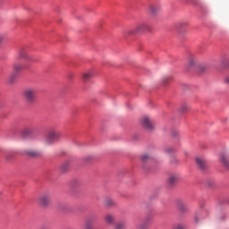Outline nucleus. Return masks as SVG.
<instances>
[{
    "instance_id": "10",
    "label": "nucleus",
    "mask_w": 229,
    "mask_h": 229,
    "mask_svg": "<svg viewBox=\"0 0 229 229\" xmlns=\"http://www.w3.org/2000/svg\"><path fill=\"white\" fill-rule=\"evenodd\" d=\"M25 153L26 155H28V157H30L31 158H38V157L42 156V152L33 149H27L25 150Z\"/></svg>"
},
{
    "instance_id": "20",
    "label": "nucleus",
    "mask_w": 229,
    "mask_h": 229,
    "mask_svg": "<svg viewBox=\"0 0 229 229\" xmlns=\"http://www.w3.org/2000/svg\"><path fill=\"white\" fill-rule=\"evenodd\" d=\"M175 152H176V148L173 147H165L164 148V153H165V155H173Z\"/></svg>"
},
{
    "instance_id": "19",
    "label": "nucleus",
    "mask_w": 229,
    "mask_h": 229,
    "mask_svg": "<svg viewBox=\"0 0 229 229\" xmlns=\"http://www.w3.org/2000/svg\"><path fill=\"white\" fill-rule=\"evenodd\" d=\"M149 228V219L145 220L143 223L140 224L136 229H147Z\"/></svg>"
},
{
    "instance_id": "26",
    "label": "nucleus",
    "mask_w": 229,
    "mask_h": 229,
    "mask_svg": "<svg viewBox=\"0 0 229 229\" xmlns=\"http://www.w3.org/2000/svg\"><path fill=\"white\" fill-rule=\"evenodd\" d=\"M188 65L190 67H192V65H194V59L192 57L189 59Z\"/></svg>"
},
{
    "instance_id": "5",
    "label": "nucleus",
    "mask_w": 229,
    "mask_h": 229,
    "mask_svg": "<svg viewBox=\"0 0 229 229\" xmlns=\"http://www.w3.org/2000/svg\"><path fill=\"white\" fill-rule=\"evenodd\" d=\"M195 161L198 167L201 171H205L206 169H208V163H207V159H205L204 157H196Z\"/></svg>"
},
{
    "instance_id": "22",
    "label": "nucleus",
    "mask_w": 229,
    "mask_h": 229,
    "mask_svg": "<svg viewBox=\"0 0 229 229\" xmlns=\"http://www.w3.org/2000/svg\"><path fill=\"white\" fill-rule=\"evenodd\" d=\"M189 108H191L190 106H189V105H187V104H183V105H182L181 106V107H180V112H187V110H189Z\"/></svg>"
},
{
    "instance_id": "18",
    "label": "nucleus",
    "mask_w": 229,
    "mask_h": 229,
    "mask_svg": "<svg viewBox=\"0 0 229 229\" xmlns=\"http://www.w3.org/2000/svg\"><path fill=\"white\" fill-rule=\"evenodd\" d=\"M220 162L223 164L225 167H229V159L228 157L225 155H221L220 156Z\"/></svg>"
},
{
    "instance_id": "25",
    "label": "nucleus",
    "mask_w": 229,
    "mask_h": 229,
    "mask_svg": "<svg viewBox=\"0 0 229 229\" xmlns=\"http://www.w3.org/2000/svg\"><path fill=\"white\" fill-rule=\"evenodd\" d=\"M114 229H124V224H123V223H118V224L115 225Z\"/></svg>"
},
{
    "instance_id": "31",
    "label": "nucleus",
    "mask_w": 229,
    "mask_h": 229,
    "mask_svg": "<svg viewBox=\"0 0 229 229\" xmlns=\"http://www.w3.org/2000/svg\"><path fill=\"white\" fill-rule=\"evenodd\" d=\"M225 83H226L227 85H229V77H226V78L225 79Z\"/></svg>"
},
{
    "instance_id": "9",
    "label": "nucleus",
    "mask_w": 229,
    "mask_h": 229,
    "mask_svg": "<svg viewBox=\"0 0 229 229\" xmlns=\"http://www.w3.org/2000/svg\"><path fill=\"white\" fill-rule=\"evenodd\" d=\"M94 223H96V216H91L86 219L84 224L85 229H94Z\"/></svg>"
},
{
    "instance_id": "3",
    "label": "nucleus",
    "mask_w": 229,
    "mask_h": 229,
    "mask_svg": "<svg viewBox=\"0 0 229 229\" xmlns=\"http://www.w3.org/2000/svg\"><path fill=\"white\" fill-rule=\"evenodd\" d=\"M140 124L145 128V130H148V131H152V130H155V123L153 122V118H150L149 115H145L140 118Z\"/></svg>"
},
{
    "instance_id": "11",
    "label": "nucleus",
    "mask_w": 229,
    "mask_h": 229,
    "mask_svg": "<svg viewBox=\"0 0 229 229\" xmlns=\"http://www.w3.org/2000/svg\"><path fill=\"white\" fill-rule=\"evenodd\" d=\"M104 207H106L107 208H112V207H115V201L112 198H106L104 199Z\"/></svg>"
},
{
    "instance_id": "24",
    "label": "nucleus",
    "mask_w": 229,
    "mask_h": 229,
    "mask_svg": "<svg viewBox=\"0 0 229 229\" xmlns=\"http://www.w3.org/2000/svg\"><path fill=\"white\" fill-rule=\"evenodd\" d=\"M16 75L15 73H13L9 77V83H13L15 81Z\"/></svg>"
},
{
    "instance_id": "16",
    "label": "nucleus",
    "mask_w": 229,
    "mask_h": 229,
    "mask_svg": "<svg viewBox=\"0 0 229 229\" xmlns=\"http://www.w3.org/2000/svg\"><path fill=\"white\" fill-rule=\"evenodd\" d=\"M92 76H94V72L92 71L86 72L82 74V80L83 81H89V80H90Z\"/></svg>"
},
{
    "instance_id": "30",
    "label": "nucleus",
    "mask_w": 229,
    "mask_h": 229,
    "mask_svg": "<svg viewBox=\"0 0 229 229\" xmlns=\"http://www.w3.org/2000/svg\"><path fill=\"white\" fill-rule=\"evenodd\" d=\"M194 221H195V223H199V218H198V216H194Z\"/></svg>"
},
{
    "instance_id": "29",
    "label": "nucleus",
    "mask_w": 229,
    "mask_h": 229,
    "mask_svg": "<svg viewBox=\"0 0 229 229\" xmlns=\"http://www.w3.org/2000/svg\"><path fill=\"white\" fill-rule=\"evenodd\" d=\"M183 26H187V22H182L179 24V28H183Z\"/></svg>"
},
{
    "instance_id": "8",
    "label": "nucleus",
    "mask_w": 229,
    "mask_h": 229,
    "mask_svg": "<svg viewBox=\"0 0 229 229\" xmlns=\"http://www.w3.org/2000/svg\"><path fill=\"white\" fill-rule=\"evenodd\" d=\"M17 58H24L25 60H28V62H33V58H31V56L28 55V52L24 48H21L18 51Z\"/></svg>"
},
{
    "instance_id": "27",
    "label": "nucleus",
    "mask_w": 229,
    "mask_h": 229,
    "mask_svg": "<svg viewBox=\"0 0 229 229\" xmlns=\"http://www.w3.org/2000/svg\"><path fill=\"white\" fill-rule=\"evenodd\" d=\"M170 162L172 163V164H178V159L176 158V157H171V160H170Z\"/></svg>"
},
{
    "instance_id": "7",
    "label": "nucleus",
    "mask_w": 229,
    "mask_h": 229,
    "mask_svg": "<svg viewBox=\"0 0 229 229\" xmlns=\"http://www.w3.org/2000/svg\"><path fill=\"white\" fill-rule=\"evenodd\" d=\"M39 203L42 207H47L51 203V195L49 193H44L39 198Z\"/></svg>"
},
{
    "instance_id": "2",
    "label": "nucleus",
    "mask_w": 229,
    "mask_h": 229,
    "mask_svg": "<svg viewBox=\"0 0 229 229\" xmlns=\"http://www.w3.org/2000/svg\"><path fill=\"white\" fill-rule=\"evenodd\" d=\"M60 137H62V132L52 129L47 132L45 138V142L46 144H55V142L60 140Z\"/></svg>"
},
{
    "instance_id": "13",
    "label": "nucleus",
    "mask_w": 229,
    "mask_h": 229,
    "mask_svg": "<svg viewBox=\"0 0 229 229\" xmlns=\"http://www.w3.org/2000/svg\"><path fill=\"white\" fill-rule=\"evenodd\" d=\"M177 208L180 210V212H187V204L182 200H179L177 202Z\"/></svg>"
},
{
    "instance_id": "6",
    "label": "nucleus",
    "mask_w": 229,
    "mask_h": 229,
    "mask_svg": "<svg viewBox=\"0 0 229 229\" xmlns=\"http://www.w3.org/2000/svg\"><path fill=\"white\" fill-rule=\"evenodd\" d=\"M180 182V174H171L167 179V183L170 187L173 185H176Z\"/></svg>"
},
{
    "instance_id": "28",
    "label": "nucleus",
    "mask_w": 229,
    "mask_h": 229,
    "mask_svg": "<svg viewBox=\"0 0 229 229\" xmlns=\"http://www.w3.org/2000/svg\"><path fill=\"white\" fill-rule=\"evenodd\" d=\"M4 42V34H0V46L1 44H3Z\"/></svg>"
},
{
    "instance_id": "1",
    "label": "nucleus",
    "mask_w": 229,
    "mask_h": 229,
    "mask_svg": "<svg viewBox=\"0 0 229 229\" xmlns=\"http://www.w3.org/2000/svg\"><path fill=\"white\" fill-rule=\"evenodd\" d=\"M22 94L28 105H33L37 101V89L27 88L23 90Z\"/></svg>"
},
{
    "instance_id": "4",
    "label": "nucleus",
    "mask_w": 229,
    "mask_h": 229,
    "mask_svg": "<svg viewBox=\"0 0 229 229\" xmlns=\"http://www.w3.org/2000/svg\"><path fill=\"white\" fill-rule=\"evenodd\" d=\"M144 31H149V25L146 22L138 24L134 29L129 30L127 33L136 35V33H144Z\"/></svg>"
},
{
    "instance_id": "21",
    "label": "nucleus",
    "mask_w": 229,
    "mask_h": 229,
    "mask_svg": "<svg viewBox=\"0 0 229 229\" xmlns=\"http://www.w3.org/2000/svg\"><path fill=\"white\" fill-rule=\"evenodd\" d=\"M69 165H71V162L69 161H65L64 163H63L61 165L62 171H67V169H69Z\"/></svg>"
},
{
    "instance_id": "12",
    "label": "nucleus",
    "mask_w": 229,
    "mask_h": 229,
    "mask_svg": "<svg viewBox=\"0 0 229 229\" xmlns=\"http://www.w3.org/2000/svg\"><path fill=\"white\" fill-rule=\"evenodd\" d=\"M104 219L106 225H114V223H115V216L110 213L106 214Z\"/></svg>"
},
{
    "instance_id": "15",
    "label": "nucleus",
    "mask_w": 229,
    "mask_h": 229,
    "mask_svg": "<svg viewBox=\"0 0 229 229\" xmlns=\"http://www.w3.org/2000/svg\"><path fill=\"white\" fill-rule=\"evenodd\" d=\"M148 10H149L150 15H157L158 13V12H160V7L156 6V5H150L148 7Z\"/></svg>"
},
{
    "instance_id": "23",
    "label": "nucleus",
    "mask_w": 229,
    "mask_h": 229,
    "mask_svg": "<svg viewBox=\"0 0 229 229\" xmlns=\"http://www.w3.org/2000/svg\"><path fill=\"white\" fill-rule=\"evenodd\" d=\"M172 229H185V225L177 224L172 227Z\"/></svg>"
},
{
    "instance_id": "14",
    "label": "nucleus",
    "mask_w": 229,
    "mask_h": 229,
    "mask_svg": "<svg viewBox=\"0 0 229 229\" xmlns=\"http://www.w3.org/2000/svg\"><path fill=\"white\" fill-rule=\"evenodd\" d=\"M13 69L14 72H21L24 69V66H22L21 63H13Z\"/></svg>"
},
{
    "instance_id": "17",
    "label": "nucleus",
    "mask_w": 229,
    "mask_h": 229,
    "mask_svg": "<svg viewBox=\"0 0 229 229\" xmlns=\"http://www.w3.org/2000/svg\"><path fill=\"white\" fill-rule=\"evenodd\" d=\"M140 160L145 164L146 162H151V160H153V157L149 154H143L140 157Z\"/></svg>"
}]
</instances>
